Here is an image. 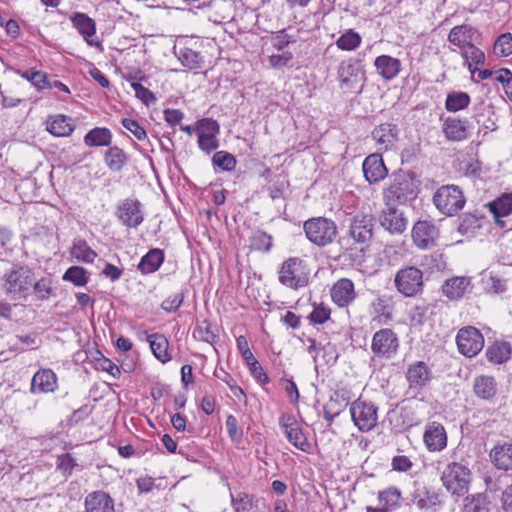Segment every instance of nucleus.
I'll return each mask as SVG.
<instances>
[{
	"mask_svg": "<svg viewBox=\"0 0 512 512\" xmlns=\"http://www.w3.org/2000/svg\"><path fill=\"white\" fill-rule=\"evenodd\" d=\"M495 80L502 85L507 98L512 102V72L507 68L495 70Z\"/></svg>",
	"mask_w": 512,
	"mask_h": 512,
	"instance_id": "obj_53",
	"label": "nucleus"
},
{
	"mask_svg": "<svg viewBox=\"0 0 512 512\" xmlns=\"http://www.w3.org/2000/svg\"><path fill=\"white\" fill-rule=\"evenodd\" d=\"M485 355L489 362L503 364L511 358L512 346L507 341H495L487 347Z\"/></svg>",
	"mask_w": 512,
	"mask_h": 512,
	"instance_id": "obj_31",
	"label": "nucleus"
},
{
	"mask_svg": "<svg viewBox=\"0 0 512 512\" xmlns=\"http://www.w3.org/2000/svg\"><path fill=\"white\" fill-rule=\"evenodd\" d=\"M189 135L192 134L193 130H185ZM197 141L199 148L206 152L210 153L216 150L219 147V142L217 139V132L219 130H197Z\"/></svg>",
	"mask_w": 512,
	"mask_h": 512,
	"instance_id": "obj_37",
	"label": "nucleus"
},
{
	"mask_svg": "<svg viewBox=\"0 0 512 512\" xmlns=\"http://www.w3.org/2000/svg\"><path fill=\"white\" fill-rule=\"evenodd\" d=\"M112 142L110 130H89L84 136V143L89 147L109 146Z\"/></svg>",
	"mask_w": 512,
	"mask_h": 512,
	"instance_id": "obj_44",
	"label": "nucleus"
},
{
	"mask_svg": "<svg viewBox=\"0 0 512 512\" xmlns=\"http://www.w3.org/2000/svg\"><path fill=\"white\" fill-rule=\"evenodd\" d=\"M257 499L253 495L239 493L232 495V506L235 512H257Z\"/></svg>",
	"mask_w": 512,
	"mask_h": 512,
	"instance_id": "obj_46",
	"label": "nucleus"
},
{
	"mask_svg": "<svg viewBox=\"0 0 512 512\" xmlns=\"http://www.w3.org/2000/svg\"><path fill=\"white\" fill-rule=\"evenodd\" d=\"M279 425L283 429L288 441L300 451L309 453L311 444L304 435L297 420L291 414H282L279 418Z\"/></svg>",
	"mask_w": 512,
	"mask_h": 512,
	"instance_id": "obj_14",
	"label": "nucleus"
},
{
	"mask_svg": "<svg viewBox=\"0 0 512 512\" xmlns=\"http://www.w3.org/2000/svg\"><path fill=\"white\" fill-rule=\"evenodd\" d=\"M470 285V279L464 276H454L447 279L442 285V293L449 300L461 299Z\"/></svg>",
	"mask_w": 512,
	"mask_h": 512,
	"instance_id": "obj_29",
	"label": "nucleus"
},
{
	"mask_svg": "<svg viewBox=\"0 0 512 512\" xmlns=\"http://www.w3.org/2000/svg\"><path fill=\"white\" fill-rule=\"evenodd\" d=\"M392 469L398 472H407L409 471L413 463L409 459V457L405 455H397L394 456L391 462Z\"/></svg>",
	"mask_w": 512,
	"mask_h": 512,
	"instance_id": "obj_63",
	"label": "nucleus"
},
{
	"mask_svg": "<svg viewBox=\"0 0 512 512\" xmlns=\"http://www.w3.org/2000/svg\"><path fill=\"white\" fill-rule=\"evenodd\" d=\"M34 271L28 265L13 264L4 275L3 289L11 300H26L30 295Z\"/></svg>",
	"mask_w": 512,
	"mask_h": 512,
	"instance_id": "obj_1",
	"label": "nucleus"
},
{
	"mask_svg": "<svg viewBox=\"0 0 512 512\" xmlns=\"http://www.w3.org/2000/svg\"><path fill=\"white\" fill-rule=\"evenodd\" d=\"M116 216L123 226L137 228L144 221L141 202L137 198L123 199L117 205Z\"/></svg>",
	"mask_w": 512,
	"mask_h": 512,
	"instance_id": "obj_12",
	"label": "nucleus"
},
{
	"mask_svg": "<svg viewBox=\"0 0 512 512\" xmlns=\"http://www.w3.org/2000/svg\"><path fill=\"white\" fill-rule=\"evenodd\" d=\"M476 34L477 31L473 27L466 24L458 25L450 30L448 41L463 51L473 43Z\"/></svg>",
	"mask_w": 512,
	"mask_h": 512,
	"instance_id": "obj_28",
	"label": "nucleus"
},
{
	"mask_svg": "<svg viewBox=\"0 0 512 512\" xmlns=\"http://www.w3.org/2000/svg\"><path fill=\"white\" fill-rule=\"evenodd\" d=\"M433 202L442 214L454 216L463 209L466 199L458 186L443 185L434 193Z\"/></svg>",
	"mask_w": 512,
	"mask_h": 512,
	"instance_id": "obj_6",
	"label": "nucleus"
},
{
	"mask_svg": "<svg viewBox=\"0 0 512 512\" xmlns=\"http://www.w3.org/2000/svg\"><path fill=\"white\" fill-rule=\"evenodd\" d=\"M423 276V271L418 267L405 266L396 272L394 285L403 296L414 297L423 291Z\"/></svg>",
	"mask_w": 512,
	"mask_h": 512,
	"instance_id": "obj_7",
	"label": "nucleus"
},
{
	"mask_svg": "<svg viewBox=\"0 0 512 512\" xmlns=\"http://www.w3.org/2000/svg\"><path fill=\"white\" fill-rule=\"evenodd\" d=\"M164 251L159 248L150 249L142 258L137 269L144 275L156 272L164 262Z\"/></svg>",
	"mask_w": 512,
	"mask_h": 512,
	"instance_id": "obj_30",
	"label": "nucleus"
},
{
	"mask_svg": "<svg viewBox=\"0 0 512 512\" xmlns=\"http://www.w3.org/2000/svg\"><path fill=\"white\" fill-rule=\"evenodd\" d=\"M493 53L498 57H507L512 54V34L503 33L496 39Z\"/></svg>",
	"mask_w": 512,
	"mask_h": 512,
	"instance_id": "obj_49",
	"label": "nucleus"
},
{
	"mask_svg": "<svg viewBox=\"0 0 512 512\" xmlns=\"http://www.w3.org/2000/svg\"><path fill=\"white\" fill-rule=\"evenodd\" d=\"M402 493L400 489L395 486H390L378 492L379 504L387 508V511L392 512L400 507V500Z\"/></svg>",
	"mask_w": 512,
	"mask_h": 512,
	"instance_id": "obj_34",
	"label": "nucleus"
},
{
	"mask_svg": "<svg viewBox=\"0 0 512 512\" xmlns=\"http://www.w3.org/2000/svg\"><path fill=\"white\" fill-rule=\"evenodd\" d=\"M175 54L181 64L190 70L200 69L203 66L204 57L200 52L189 47H181L178 50L175 49Z\"/></svg>",
	"mask_w": 512,
	"mask_h": 512,
	"instance_id": "obj_33",
	"label": "nucleus"
},
{
	"mask_svg": "<svg viewBox=\"0 0 512 512\" xmlns=\"http://www.w3.org/2000/svg\"><path fill=\"white\" fill-rule=\"evenodd\" d=\"M62 280L71 282L75 286L82 287L88 283L89 277L85 268L81 266H71L63 274Z\"/></svg>",
	"mask_w": 512,
	"mask_h": 512,
	"instance_id": "obj_47",
	"label": "nucleus"
},
{
	"mask_svg": "<svg viewBox=\"0 0 512 512\" xmlns=\"http://www.w3.org/2000/svg\"><path fill=\"white\" fill-rule=\"evenodd\" d=\"M375 219L369 214H358L350 222L349 236L358 244H367L374 234Z\"/></svg>",
	"mask_w": 512,
	"mask_h": 512,
	"instance_id": "obj_15",
	"label": "nucleus"
},
{
	"mask_svg": "<svg viewBox=\"0 0 512 512\" xmlns=\"http://www.w3.org/2000/svg\"><path fill=\"white\" fill-rule=\"evenodd\" d=\"M354 425L362 432L371 431L378 421V407L371 401L356 399L350 405Z\"/></svg>",
	"mask_w": 512,
	"mask_h": 512,
	"instance_id": "obj_8",
	"label": "nucleus"
},
{
	"mask_svg": "<svg viewBox=\"0 0 512 512\" xmlns=\"http://www.w3.org/2000/svg\"><path fill=\"white\" fill-rule=\"evenodd\" d=\"M438 236L439 231L431 221L419 220L412 228L413 243L420 249L434 246Z\"/></svg>",
	"mask_w": 512,
	"mask_h": 512,
	"instance_id": "obj_17",
	"label": "nucleus"
},
{
	"mask_svg": "<svg viewBox=\"0 0 512 512\" xmlns=\"http://www.w3.org/2000/svg\"><path fill=\"white\" fill-rule=\"evenodd\" d=\"M279 282L290 289L298 290L309 283V271L305 262L299 257L285 260L279 270Z\"/></svg>",
	"mask_w": 512,
	"mask_h": 512,
	"instance_id": "obj_5",
	"label": "nucleus"
},
{
	"mask_svg": "<svg viewBox=\"0 0 512 512\" xmlns=\"http://www.w3.org/2000/svg\"><path fill=\"white\" fill-rule=\"evenodd\" d=\"M473 392L479 399L493 403L498 392V383L493 376L479 375L473 381Z\"/></svg>",
	"mask_w": 512,
	"mask_h": 512,
	"instance_id": "obj_24",
	"label": "nucleus"
},
{
	"mask_svg": "<svg viewBox=\"0 0 512 512\" xmlns=\"http://www.w3.org/2000/svg\"><path fill=\"white\" fill-rule=\"evenodd\" d=\"M98 354L100 357L96 358V368L108 372L114 378H119L121 375L119 367L112 360L102 355L99 351Z\"/></svg>",
	"mask_w": 512,
	"mask_h": 512,
	"instance_id": "obj_56",
	"label": "nucleus"
},
{
	"mask_svg": "<svg viewBox=\"0 0 512 512\" xmlns=\"http://www.w3.org/2000/svg\"><path fill=\"white\" fill-rule=\"evenodd\" d=\"M500 502L503 512H512V483L503 489Z\"/></svg>",
	"mask_w": 512,
	"mask_h": 512,
	"instance_id": "obj_64",
	"label": "nucleus"
},
{
	"mask_svg": "<svg viewBox=\"0 0 512 512\" xmlns=\"http://www.w3.org/2000/svg\"><path fill=\"white\" fill-rule=\"evenodd\" d=\"M337 77L342 87L354 89L365 81V70L362 60L350 57L341 61L337 69Z\"/></svg>",
	"mask_w": 512,
	"mask_h": 512,
	"instance_id": "obj_10",
	"label": "nucleus"
},
{
	"mask_svg": "<svg viewBox=\"0 0 512 512\" xmlns=\"http://www.w3.org/2000/svg\"><path fill=\"white\" fill-rule=\"evenodd\" d=\"M459 352L466 357H474L484 346V337L481 332L472 326L461 328L456 336Z\"/></svg>",
	"mask_w": 512,
	"mask_h": 512,
	"instance_id": "obj_13",
	"label": "nucleus"
},
{
	"mask_svg": "<svg viewBox=\"0 0 512 512\" xmlns=\"http://www.w3.org/2000/svg\"><path fill=\"white\" fill-rule=\"evenodd\" d=\"M365 179L370 184L383 180L388 173L382 157L378 154H371L365 158L362 164Z\"/></svg>",
	"mask_w": 512,
	"mask_h": 512,
	"instance_id": "obj_21",
	"label": "nucleus"
},
{
	"mask_svg": "<svg viewBox=\"0 0 512 512\" xmlns=\"http://www.w3.org/2000/svg\"><path fill=\"white\" fill-rule=\"evenodd\" d=\"M493 217H506L512 213V192L503 193L486 205Z\"/></svg>",
	"mask_w": 512,
	"mask_h": 512,
	"instance_id": "obj_35",
	"label": "nucleus"
},
{
	"mask_svg": "<svg viewBox=\"0 0 512 512\" xmlns=\"http://www.w3.org/2000/svg\"><path fill=\"white\" fill-rule=\"evenodd\" d=\"M400 346L397 334L390 328H382L376 331L371 341V351L383 359H392Z\"/></svg>",
	"mask_w": 512,
	"mask_h": 512,
	"instance_id": "obj_9",
	"label": "nucleus"
},
{
	"mask_svg": "<svg viewBox=\"0 0 512 512\" xmlns=\"http://www.w3.org/2000/svg\"><path fill=\"white\" fill-rule=\"evenodd\" d=\"M332 301L340 308L349 306L356 298L354 283L348 278H341L331 288Z\"/></svg>",
	"mask_w": 512,
	"mask_h": 512,
	"instance_id": "obj_20",
	"label": "nucleus"
},
{
	"mask_svg": "<svg viewBox=\"0 0 512 512\" xmlns=\"http://www.w3.org/2000/svg\"><path fill=\"white\" fill-rule=\"evenodd\" d=\"M225 425H226L227 433H228V436L230 437V439L235 443H238V444L241 443L243 433L238 428V421H237L236 417L234 415H228L226 418Z\"/></svg>",
	"mask_w": 512,
	"mask_h": 512,
	"instance_id": "obj_60",
	"label": "nucleus"
},
{
	"mask_svg": "<svg viewBox=\"0 0 512 512\" xmlns=\"http://www.w3.org/2000/svg\"><path fill=\"white\" fill-rule=\"evenodd\" d=\"M250 245L255 250L268 252L272 247V237L264 231L257 230L250 238Z\"/></svg>",
	"mask_w": 512,
	"mask_h": 512,
	"instance_id": "obj_51",
	"label": "nucleus"
},
{
	"mask_svg": "<svg viewBox=\"0 0 512 512\" xmlns=\"http://www.w3.org/2000/svg\"><path fill=\"white\" fill-rule=\"evenodd\" d=\"M489 455L492 464L498 470L512 471V443L495 445Z\"/></svg>",
	"mask_w": 512,
	"mask_h": 512,
	"instance_id": "obj_27",
	"label": "nucleus"
},
{
	"mask_svg": "<svg viewBox=\"0 0 512 512\" xmlns=\"http://www.w3.org/2000/svg\"><path fill=\"white\" fill-rule=\"evenodd\" d=\"M78 466L76 460L70 453L59 455L56 461V468L65 477H69L72 474L74 468Z\"/></svg>",
	"mask_w": 512,
	"mask_h": 512,
	"instance_id": "obj_54",
	"label": "nucleus"
},
{
	"mask_svg": "<svg viewBox=\"0 0 512 512\" xmlns=\"http://www.w3.org/2000/svg\"><path fill=\"white\" fill-rule=\"evenodd\" d=\"M131 87L135 92L136 97L141 100L145 105H149L150 103H154L156 101V97L154 94L146 87H144L140 83H132Z\"/></svg>",
	"mask_w": 512,
	"mask_h": 512,
	"instance_id": "obj_62",
	"label": "nucleus"
},
{
	"mask_svg": "<svg viewBox=\"0 0 512 512\" xmlns=\"http://www.w3.org/2000/svg\"><path fill=\"white\" fill-rule=\"evenodd\" d=\"M377 74L385 81L395 79L401 72V61L390 55H380L374 60Z\"/></svg>",
	"mask_w": 512,
	"mask_h": 512,
	"instance_id": "obj_25",
	"label": "nucleus"
},
{
	"mask_svg": "<svg viewBox=\"0 0 512 512\" xmlns=\"http://www.w3.org/2000/svg\"><path fill=\"white\" fill-rule=\"evenodd\" d=\"M308 342L310 343V345L308 346L307 350L309 353H316V355L319 354L320 350H323L325 354H327L329 356V359H327L325 362L326 363H329L331 360L333 362L336 361L337 359V356L334 355L335 351H334V347L331 346L330 344H327L323 347H320V345L316 342L315 339L313 338H308ZM316 357H314V361L316 362Z\"/></svg>",
	"mask_w": 512,
	"mask_h": 512,
	"instance_id": "obj_59",
	"label": "nucleus"
},
{
	"mask_svg": "<svg viewBox=\"0 0 512 512\" xmlns=\"http://www.w3.org/2000/svg\"><path fill=\"white\" fill-rule=\"evenodd\" d=\"M417 193L418 184L413 173L400 171L393 175V181L385 190L384 195L387 205H395L415 199Z\"/></svg>",
	"mask_w": 512,
	"mask_h": 512,
	"instance_id": "obj_3",
	"label": "nucleus"
},
{
	"mask_svg": "<svg viewBox=\"0 0 512 512\" xmlns=\"http://www.w3.org/2000/svg\"><path fill=\"white\" fill-rule=\"evenodd\" d=\"M216 331V326L205 319L196 324L193 331V336L200 341L213 344L218 339Z\"/></svg>",
	"mask_w": 512,
	"mask_h": 512,
	"instance_id": "obj_40",
	"label": "nucleus"
},
{
	"mask_svg": "<svg viewBox=\"0 0 512 512\" xmlns=\"http://www.w3.org/2000/svg\"><path fill=\"white\" fill-rule=\"evenodd\" d=\"M307 239L318 247L331 244L337 236L336 223L326 217H315L304 222Z\"/></svg>",
	"mask_w": 512,
	"mask_h": 512,
	"instance_id": "obj_4",
	"label": "nucleus"
},
{
	"mask_svg": "<svg viewBox=\"0 0 512 512\" xmlns=\"http://www.w3.org/2000/svg\"><path fill=\"white\" fill-rule=\"evenodd\" d=\"M486 496L483 493L467 495L464 499V512H484Z\"/></svg>",
	"mask_w": 512,
	"mask_h": 512,
	"instance_id": "obj_50",
	"label": "nucleus"
},
{
	"mask_svg": "<svg viewBox=\"0 0 512 512\" xmlns=\"http://www.w3.org/2000/svg\"><path fill=\"white\" fill-rule=\"evenodd\" d=\"M443 487L454 497H463L469 491L472 480L470 469L458 462L448 463L441 473Z\"/></svg>",
	"mask_w": 512,
	"mask_h": 512,
	"instance_id": "obj_2",
	"label": "nucleus"
},
{
	"mask_svg": "<svg viewBox=\"0 0 512 512\" xmlns=\"http://www.w3.org/2000/svg\"><path fill=\"white\" fill-rule=\"evenodd\" d=\"M185 294L180 291L174 295L168 296L161 303V308L167 313L176 312L184 301Z\"/></svg>",
	"mask_w": 512,
	"mask_h": 512,
	"instance_id": "obj_57",
	"label": "nucleus"
},
{
	"mask_svg": "<svg viewBox=\"0 0 512 512\" xmlns=\"http://www.w3.org/2000/svg\"><path fill=\"white\" fill-rule=\"evenodd\" d=\"M405 379L409 390L419 393L430 385L433 372L425 361H415L407 366Z\"/></svg>",
	"mask_w": 512,
	"mask_h": 512,
	"instance_id": "obj_11",
	"label": "nucleus"
},
{
	"mask_svg": "<svg viewBox=\"0 0 512 512\" xmlns=\"http://www.w3.org/2000/svg\"><path fill=\"white\" fill-rule=\"evenodd\" d=\"M57 386V375L53 370L40 369L32 377L30 392L32 394L50 393L54 392Z\"/></svg>",
	"mask_w": 512,
	"mask_h": 512,
	"instance_id": "obj_22",
	"label": "nucleus"
},
{
	"mask_svg": "<svg viewBox=\"0 0 512 512\" xmlns=\"http://www.w3.org/2000/svg\"><path fill=\"white\" fill-rule=\"evenodd\" d=\"M331 315V310L324 304H314L313 311L309 315L310 322L314 324L325 323Z\"/></svg>",
	"mask_w": 512,
	"mask_h": 512,
	"instance_id": "obj_55",
	"label": "nucleus"
},
{
	"mask_svg": "<svg viewBox=\"0 0 512 512\" xmlns=\"http://www.w3.org/2000/svg\"><path fill=\"white\" fill-rule=\"evenodd\" d=\"M423 440L430 452L442 451L447 446V434L444 426L436 421L428 423Z\"/></svg>",
	"mask_w": 512,
	"mask_h": 512,
	"instance_id": "obj_19",
	"label": "nucleus"
},
{
	"mask_svg": "<svg viewBox=\"0 0 512 512\" xmlns=\"http://www.w3.org/2000/svg\"><path fill=\"white\" fill-rule=\"evenodd\" d=\"M483 220L484 216L482 214H464L458 226V231L463 235L474 234L478 229L482 227Z\"/></svg>",
	"mask_w": 512,
	"mask_h": 512,
	"instance_id": "obj_43",
	"label": "nucleus"
},
{
	"mask_svg": "<svg viewBox=\"0 0 512 512\" xmlns=\"http://www.w3.org/2000/svg\"><path fill=\"white\" fill-rule=\"evenodd\" d=\"M411 496L413 504L423 512L435 511L441 505L439 495L426 486H417Z\"/></svg>",
	"mask_w": 512,
	"mask_h": 512,
	"instance_id": "obj_23",
	"label": "nucleus"
},
{
	"mask_svg": "<svg viewBox=\"0 0 512 512\" xmlns=\"http://www.w3.org/2000/svg\"><path fill=\"white\" fill-rule=\"evenodd\" d=\"M73 27L82 35L87 45L97 47L100 42L96 39V23L87 14L75 12L70 16Z\"/></svg>",
	"mask_w": 512,
	"mask_h": 512,
	"instance_id": "obj_18",
	"label": "nucleus"
},
{
	"mask_svg": "<svg viewBox=\"0 0 512 512\" xmlns=\"http://www.w3.org/2000/svg\"><path fill=\"white\" fill-rule=\"evenodd\" d=\"M470 101V96L466 92L452 91L446 97L445 108L449 112H457L467 108Z\"/></svg>",
	"mask_w": 512,
	"mask_h": 512,
	"instance_id": "obj_41",
	"label": "nucleus"
},
{
	"mask_svg": "<svg viewBox=\"0 0 512 512\" xmlns=\"http://www.w3.org/2000/svg\"><path fill=\"white\" fill-rule=\"evenodd\" d=\"M465 62H472V65H484L485 54L484 52L472 43L467 48L460 52Z\"/></svg>",
	"mask_w": 512,
	"mask_h": 512,
	"instance_id": "obj_52",
	"label": "nucleus"
},
{
	"mask_svg": "<svg viewBox=\"0 0 512 512\" xmlns=\"http://www.w3.org/2000/svg\"><path fill=\"white\" fill-rule=\"evenodd\" d=\"M380 226L391 235H402L407 228V218L394 205H387L379 215Z\"/></svg>",
	"mask_w": 512,
	"mask_h": 512,
	"instance_id": "obj_16",
	"label": "nucleus"
},
{
	"mask_svg": "<svg viewBox=\"0 0 512 512\" xmlns=\"http://www.w3.org/2000/svg\"><path fill=\"white\" fill-rule=\"evenodd\" d=\"M361 43V35L355 32L353 29L346 30L336 40V46L343 51H354L361 45Z\"/></svg>",
	"mask_w": 512,
	"mask_h": 512,
	"instance_id": "obj_42",
	"label": "nucleus"
},
{
	"mask_svg": "<svg viewBox=\"0 0 512 512\" xmlns=\"http://www.w3.org/2000/svg\"><path fill=\"white\" fill-rule=\"evenodd\" d=\"M73 119L63 114L50 116L46 121V128H74Z\"/></svg>",
	"mask_w": 512,
	"mask_h": 512,
	"instance_id": "obj_58",
	"label": "nucleus"
},
{
	"mask_svg": "<svg viewBox=\"0 0 512 512\" xmlns=\"http://www.w3.org/2000/svg\"><path fill=\"white\" fill-rule=\"evenodd\" d=\"M214 375L221 381L226 383L236 397H238L239 395H244L243 389L237 385V382L229 373H227L223 369H220L219 371L215 370Z\"/></svg>",
	"mask_w": 512,
	"mask_h": 512,
	"instance_id": "obj_61",
	"label": "nucleus"
},
{
	"mask_svg": "<svg viewBox=\"0 0 512 512\" xmlns=\"http://www.w3.org/2000/svg\"><path fill=\"white\" fill-rule=\"evenodd\" d=\"M212 163L222 171L230 172L235 169L237 161L231 153L218 151L213 155Z\"/></svg>",
	"mask_w": 512,
	"mask_h": 512,
	"instance_id": "obj_48",
	"label": "nucleus"
},
{
	"mask_svg": "<svg viewBox=\"0 0 512 512\" xmlns=\"http://www.w3.org/2000/svg\"><path fill=\"white\" fill-rule=\"evenodd\" d=\"M104 161L111 171L118 172L126 164L127 158L122 149L114 146L106 150L104 154Z\"/></svg>",
	"mask_w": 512,
	"mask_h": 512,
	"instance_id": "obj_39",
	"label": "nucleus"
},
{
	"mask_svg": "<svg viewBox=\"0 0 512 512\" xmlns=\"http://www.w3.org/2000/svg\"><path fill=\"white\" fill-rule=\"evenodd\" d=\"M86 512H115L114 500L101 490L89 493L85 498Z\"/></svg>",
	"mask_w": 512,
	"mask_h": 512,
	"instance_id": "obj_26",
	"label": "nucleus"
},
{
	"mask_svg": "<svg viewBox=\"0 0 512 512\" xmlns=\"http://www.w3.org/2000/svg\"><path fill=\"white\" fill-rule=\"evenodd\" d=\"M147 341L150 344L153 355L161 363L165 364L172 359L171 354L168 352L169 341L160 333H154L147 336Z\"/></svg>",
	"mask_w": 512,
	"mask_h": 512,
	"instance_id": "obj_32",
	"label": "nucleus"
},
{
	"mask_svg": "<svg viewBox=\"0 0 512 512\" xmlns=\"http://www.w3.org/2000/svg\"><path fill=\"white\" fill-rule=\"evenodd\" d=\"M35 297L40 301H47L51 297L56 296L53 279L49 276L41 277L33 280L32 288Z\"/></svg>",
	"mask_w": 512,
	"mask_h": 512,
	"instance_id": "obj_36",
	"label": "nucleus"
},
{
	"mask_svg": "<svg viewBox=\"0 0 512 512\" xmlns=\"http://www.w3.org/2000/svg\"><path fill=\"white\" fill-rule=\"evenodd\" d=\"M214 12L210 19L215 23H222L233 18V5L227 0H216L213 3Z\"/></svg>",
	"mask_w": 512,
	"mask_h": 512,
	"instance_id": "obj_45",
	"label": "nucleus"
},
{
	"mask_svg": "<svg viewBox=\"0 0 512 512\" xmlns=\"http://www.w3.org/2000/svg\"><path fill=\"white\" fill-rule=\"evenodd\" d=\"M70 254L80 262L92 263L97 254L87 242L83 239H77L73 242Z\"/></svg>",
	"mask_w": 512,
	"mask_h": 512,
	"instance_id": "obj_38",
	"label": "nucleus"
}]
</instances>
